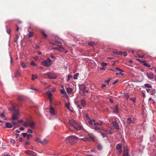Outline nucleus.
I'll return each mask as SVG.
<instances>
[{"instance_id":"62","label":"nucleus","mask_w":156,"mask_h":156,"mask_svg":"<svg viewBox=\"0 0 156 156\" xmlns=\"http://www.w3.org/2000/svg\"><path fill=\"white\" fill-rule=\"evenodd\" d=\"M56 105H61V102L60 101H58L57 102Z\"/></svg>"},{"instance_id":"7","label":"nucleus","mask_w":156,"mask_h":156,"mask_svg":"<svg viewBox=\"0 0 156 156\" xmlns=\"http://www.w3.org/2000/svg\"><path fill=\"white\" fill-rule=\"evenodd\" d=\"M87 87L85 85H82L81 87H80V89H81L83 91V96H85V93H88L89 92V90H86Z\"/></svg>"},{"instance_id":"28","label":"nucleus","mask_w":156,"mask_h":156,"mask_svg":"<svg viewBox=\"0 0 156 156\" xmlns=\"http://www.w3.org/2000/svg\"><path fill=\"white\" fill-rule=\"evenodd\" d=\"M20 75V72L17 70L15 73L14 75V76L15 77H17L18 76H19Z\"/></svg>"},{"instance_id":"21","label":"nucleus","mask_w":156,"mask_h":156,"mask_svg":"<svg viewBox=\"0 0 156 156\" xmlns=\"http://www.w3.org/2000/svg\"><path fill=\"white\" fill-rule=\"evenodd\" d=\"M25 153L28 155H32L33 153H34L35 152L27 150L25 151Z\"/></svg>"},{"instance_id":"20","label":"nucleus","mask_w":156,"mask_h":156,"mask_svg":"<svg viewBox=\"0 0 156 156\" xmlns=\"http://www.w3.org/2000/svg\"><path fill=\"white\" fill-rule=\"evenodd\" d=\"M103 124V122L102 121H99V122H95L94 123V125L95 126H97L98 125H100L102 126Z\"/></svg>"},{"instance_id":"8","label":"nucleus","mask_w":156,"mask_h":156,"mask_svg":"<svg viewBox=\"0 0 156 156\" xmlns=\"http://www.w3.org/2000/svg\"><path fill=\"white\" fill-rule=\"evenodd\" d=\"M123 156H130L129 154L128 149L127 147H125L123 148Z\"/></svg>"},{"instance_id":"3","label":"nucleus","mask_w":156,"mask_h":156,"mask_svg":"<svg viewBox=\"0 0 156 156\" xmlns=\"http://www.w3.org/2000/svg\"><path fill=\"white\" fill-rule=\"evenodd\" d=\"M19 113L18 111H15L14 113H13L12 116V119L13 120L12 122L14 126L16 127H17L18 126H17V123L15 122L14 120L16 119H17L19 118Z\"/></svg>"},{"instance_id":"61","label":"nucleus","mask_w":156,"mask_h":156,"mask_svg":"<svg viewBox=\"0 0 156 156\" xmlns=\"http://www.w3.org/2000/svg\"><path fill=\"white\" fill-rule=\"evenodd\" d=\"M23 136L24 137H25L27 135V133H22Z\"/></svg>"},{"instance_id":"32","label":"nucleus","mask_w":156,"mask_h":156,"mask_svg":"<svg viewBox=\"0 0 156 156\" xmlns=\"http://www.w3.org/2000/svg\"><path fill=\"white\" fill-rule=\"evenodd\" d=\"M132 122L131 119L130 118H128L126 121V123L128 124H130L131 122Z\"/></svg>"},{"instance_id":"30","label":"nucleus","mask_w":156,"mask_h":156,"mask_svg":"<svg viewBox=\"0 0 156 156\" xmlns=\"http://www.w3.org/2000/svg\"><path fill=\"white\" fill-rule=\"evenodd\" d=\"M114 53L117 55H122V52L121 51H114Z\"/></svg>"},{"instance_id":"53","label":"nucleus","mask_w":156,"mask_h":156,"mask_svg":"<svg viewBox=\"0 0 156 156\" xmlns=\"http://www.w3.org/2000/svg\"><path fill=\"white\" fill-rule=\"evenodd\" d=\"M30 65H32L33 66H36V64L34 63V61H32L31 62Z\"/></svg>"},{"instance_id":"43","label":"nucleus","mask_w":156,"mask_h":156,"mask_svg":"<svg viewBox=\"0 0 156 156\" xmlns=\"http://www.w3.org/2000/svg\"><path fill=\"white\" fill-rule=\"evenodd\" d=\"M122 72L120 71L119 73H116L115 74L116 75H120L121 76H123L124 74L122 73Z\"/></svg>"},{"instance_id":"55","label":"nucleus","mask_w":156,"mask_h":156,"mask_svg":"<svg viewBox=\"0 0 156 156\" xmlns=\"http://www.w3.org/2000/svg\"><path fill=\"white\" fill-rule=\"evenodd\" d=\"M94 129L95 130H100V129L98 127L96 126L94 127Z\"/></svg>"},{"instance_id":"48","label":"nucleus","mask_w":156,"mask_h":156,"mask_svg":"<svg viewBox=\"0 0 156 156\" xmlns=\"http://www.w3.org/2000/svg\"><path fill=\"white\" fill-rule=\"evenodd\" d=\"M27 132L28 133H33V131H32V130L30 129H28L27 131Z\"/></svg>"},{"instance_id":"1","label":"nucleus","mask_w":156,"mask_h":156,"mask_svg":"<svg viewBox=\"0 0 156 156\" xmlns=\"http://www.w3.org/2000/svg\"><path fill=\"white\" fill-rule=\"evenodd\" d=\"M69 123L71 126H73L77 130H80L82 128V127L80 124L73 119L69 120Z\"/></svg>"},{"instance_id":"17","label":"nucleus","mask_w":156,"mask_h":156,"mask_svg":"<svg viewBox=\"0 0 156 156\" xmlns=\"http://www.w3.org/2000/svg\"><path fill=\"white\" fill-rule=\"evenodd\" d=\"M50 112L51 114L52 115L55 114V111L54 108L51 107L50 108Z\"/></svg>"},{"instance_id":"4","label":"nucleus","mask_w":156,"mask_h":156,"mask_svg":"<svg viewBox=\"0 0 156 156\" xmlns=\"http://www.w3.org/2000/svg\"><path fill=\"white\" fill-rule=\"evenodd\" d=\"M42 64L46 67L50 66L52 63L51 61L49 58H47L46 60L42 62Z\"/></svg>"},{"instance_id":"33","label":"nucleus","mask_w":156,"mask_h":156,"mask_svg":"<svg viewBox=\"0 0 156 156\" xmlns=\"http://www.w3.org/2000/svg\"><path fill=\"white\" fill-rule=\"evenodd\" d=\"M67 91L68 93H70L72 91V89L71 88H68L67 89Z\"/></svg>"},{"instance_id":"27","label":"nucleus","mask_w":156,"mask_h":156,"mask_svg":"<svg viewBox=\"0 0 156 156\" xmlns=\"http://www.w3.org/2000/svg\"><path fill=\"white\" fill-rule=\"evenodd\" d=\"M41 33L42 34L44 38L46 39L47 37V35L45 34L43 31H41Z\"/></svg>"},{"instance_id":"34","label":"nucleus","mask_w":156,"mask_h":156,"mask_svg":"<svg viewBox=\"0 0 156 156\" xmlns=\"http://www.w3.org/2000/svg\"><path fill=\"white\" fill-rule=\"evenodd\" d=\"M95 44V43L92 41L88 43V44L90 46H93Z\"/></svg>"},{"instance_id":"26","label":"nucleus","mask_w":156,"mask_h":156,"mask_svg":"<svg viewBox=\"0 0 156 156\" xmlns=\"http://www.w3.org/2000/svg\"><path fill=\"white\" fill-rule=\"evenodd\" d=\"M66 106L68 109H69L70 111H71L72 112H73V111L72 110L70 109H69L70 107V103H66Z\"/></svg>"},{"instance_id":"18","label":"nucleus","mask_w":156,"mask_h":156,"mask_svg":"<svg viewBox=\"0 0 156 156\" xmlns=\"http://www.w3.org/2000/svg\"><path fill=\"white\" fill-rule=\"evenodd\" d=\"M48 143V141L46 139H44L43 141L41 142V144L43 145L47 144Z\"/></svg>"},{"instance_id":"6","label":"nucleus","mask_w":156,"mask_h":156,"mask_svg":"<svg viewBox=\"0 0 156 156\" xmlns=\"http://www.w3.org/2000/svg\"><path fill=\"white\" fill-rule=\"evenodd\" d=\"M146 90L148 93H149L151 95H154L156 93V90L152 88L146 89Z\"/></svg>"},{"instance_id":"51","label":"nucleus","mask_w":156,"mask_h":156,"mask_svg":"<svg viewBox=\"0 0 156 156\" xmlns=\"http://www.w3.org/2000/svg\"><path fill=\"white\" fill-rule=\"evenodd\" d=\"M115 69L118 71L123 72L122 70L121 69H120L118 67L115 68Z\"/></svg>"},{"instance_id":"47","label":"nucleus","mask_w":156,"mask_h":156,"mask_svg":"<svg viewBox=\"0 0 156 156\" xmlns=\"http://www.w3.org/2000/svg\"><path fill=\"white\" fill-rule=\"evenodd\" d=\"M61 93L63 94H65L66 92L64 89H61L60 90Z\"/></svg>"},{"instance_id":"39","label":"nucleus","mask_w":156,"mask_h":156,"mask_svg":"<svg viewBox=\"0 0 156 156\" xmlns=\"http://www.w3.org/2000/svg\"><path fill=\"white\" fill-rule=\"evenodd\" d=\"M95 120H90L89 121V123L90 125H92L93 124V123L94 124V122H95Z\"/></svg>"},{"instance_id":"63","label":"nucleus","mask_w":156,"mask_h":156,"mask_svg":"<svg viewBox=\"0 0 156 156\" xmlns=\"http://www.w3.org/2000/svg\"><path fill=\"white\" fill-rule=\"evenodd\" d=\"M118 82V80H116L113 83V84L114 85L116 83H117Z\"/></svg>"},{"instance_id":"15","label":"nucleus","mask_w":156,"mask_h":156,"mask_svg":"<svg viewBox=\"0 0 156 156\" xmlns=\"http://www.w3.org/2000/svg\"><path fill=\"white\" fill-rule=\"evenodd\" d=\"M113 126L115 127V128L118 130L119 129V126H118V124L117 122H113L112 123Z\"/></svg>"},{"instance_id":"42","label":"nucleus","mask_w":156,"mask_h":156,"mask_svg":"<svg viewBox=\"0 0 156 156\" xmlns=\"http://www.w3.org/2000/svg\"><path fill=\"white\" fill-rule=\"evenodd\" d=\"M18 100L20 101H22L23 100V98L22 96H19L18 98Z\"/></svg>"},{"instance_id":"50","label":"nucleus","mask_w":156,"mask_h":156,"mask_svg":"<svg viewBox=\"0 0 156 156\" xmlns=\"http://www.w3.org/2000/svg\"><path fill=\"white\" fill-rule=\"evenodd\" d=\"M118 152L117 153V154L119 155L121 154V153H122V150H118Z\"/></svg>"},{"instance_id":"54","label":"nucleus","mask_w":156,"mask_h":156,"mask_svg":"<svg viewBox=\"0 0 156 156\" xmlns=\"http://www.w3.org/2000/svg\"><path fill=\"white\" fill-rule=\"evenodd\" d=\"M101 133L102 136L103 138H104L105 137V133H103L102 132H101Z\"/></svg>"},{"instance_id":"5","label":"nucleus","mask_w":156,"mask_h":156,"mask_svg":"<svg viewBox=\"0 0 156 156\" xmlns=\"http://www.w3.org/2000/svg\"><path fill=\"white\" fill-rule=\"evenodd\" d=\"M45 75H46L49 79H55L56 78L55 75L52 72L46 73Z\"/></svg>"},{"instance_id":"41","label":"nucleus","mask_w":156,"mask_h":156,"mask_svg":"<svg viewBox=\"0 0 156 156\" xmlns=\"http://www.w3.org/2000/svg\"><path fill=\"white\" fill-rule=\"evenodd\" d=\"M34 35V33L32 32H30L28 35V37H32Z\"/></svg>"},{"instance_id":"37","label":"nucleus","mask_w":156,"mask_h":156,"mask_svg":"<svg viewBox=\"0 0 156 156\" xmlns=\"http://www.w3.org/2000/svg\"><path fill=\"white\" fill-rule=\"evenodd\" d=\"M37 76L36 75H35L34 74L32 75V80H34L35 79H37Z\"/></svg>"},{"instance_id":"10","label":"nucleus","mask_w":156,"mask_h":156,"mask_svg":"<svg viewBox=\"0 0 156 156\" xmlns=\"http://www.w3.org/2000/svg\"><path fill=\"white\" fill-rule=\"evenodd\" d=\"M28 126L31 128H34L35 127V123L33 121L30 120L28 121Z\"/></svg>"},{"instance_id":"19","label":"nucleus","mask_w":156,"mask_h":156,"mask_svg":"<svg viewBox=\"0 0 156 156\" xmlns=\"http://www.w3.org/2000/svg\"><path fill=\"white\" fill-rule=\"evenodd\" d=\"M5 126L6 127L8 128H11L12 126V124L11 123L8 122H6Z\"/></svg>"},{"instance_id":"58","label":"nucleus","mask_w":156,"mask_h":156,"mask_svg":"<svg viewBox=\"0 0 156 156\" xmlns=\"http://www.w3.org/2000/svg\"><path fill=\"white\" fill-rule=\"evenodd\" d=\"M144 55H145L144 54H143V55H138V57H139V58H144Z\"/></svg>"},{"instance_id":"57","label":"nucleus","mask_w":156,"mask_h":156,"mask_svg":"<svg viewBox=\"0 0 156 156\" xmlns=\"http://www.w3.org/2000/svg\"><path fill=\"white\" fill-rule=\"evenodd\" d=\"M50 56H51V57L52 58H55V56L53 55V54L52 53H51L50 54Z\"/></svg>"},{"instance_id":"9","label":"nucleus","mask_w":156,"mask_h":156,"mask_svg":"<svg viewBox=\"0 0 156 156\" xmlns=\"http://www.w3.org/2000/svg\"><path fill=\"white\" fill-rule=\"evenodd\" d=\"M11 104L12 105V107L9 108V110L11 111L16 110V108L18 106V105L16 103L12 104L11 103Z\"/></svg>"},{"instance_id":"24","label":"nucleus","mask_w":156,"mask_h":156,"mask_svg":"<svg viewBox=\"0 0 156 156\" xmlns=\"http://www.w3.org/2000/svg\"><path fill=\"white\" fill-rule=\"evenodd\" d=\"M116 149L118 150H122V146L119 144H117L116 147Z\"/></svg>"},{"instance_id":"31","label":"nucleus","mask_w":156,"mask_h":156,"mask_svg":"<svg viewBox=\"0 0 156 156\" xmlns=\"http://www.w3.org/2000/svg\"><path fill=\"white\" fill-rule=\"evenodd\" d=\"M20 65L23 68H25L26 67V65L25 64L24 62L22 61L21 62Z\"/></svg>"},{"instance_id":"2","label":"nucleus","mask_w":156,"mask_h":156,"mask_svg":"<svg viewBox=\"0 0 156 156\" xmlns=\"http://www.w3.org/2000/svg\"><path fill=\"white\" fill-rule=\"evenodd\" d=\"M65 140L67 143L69 142L71 144H73L77 142L78 138L74 136H71L67 138Z\"/></svg>"},{"instance_id":"16","label":"nucleus","mask_w":156,"mask_h":156,"mask_svg":"<svg viewBox=\"0 0 156 156\" xmlns=\"http://www.w3.org/2000/svg\"><path fill=\"white\" fill-rule=\"evenodd\" d=\"M88 136H89L90 138L92 140V141H94L95 137L92 134L88 133Z\"/></svg>"},{"instance_id":"49","label":"nucleus","mask_w":156,"mask_h":156,"mask_svg":"<svg viewBox=\"0 0 156 156\" xmlns=\"http://www.w3.org/2000/svg\"><path fill=\"white\" fill-rule=\"evenodd\" d=\"M107 64L105 62H103L101 63V66H107Z\"/></svg>"},{"instance_id":"29","label":"nucleus","mask_w":156,"mask_h":156,"mask_svg":"<svg viewBox=\"0 0 156 156\" xmlns=\"http://www.w3.org/2000/svg\"><path fill=\"white\" fill-rule=\"evenodd\" d=\"M144 85L147 88H151L152 87V86L150 84L148 83L145 84Z\"/></svg>"},{"instance_id":"36","label":"nucleus","mask_w":156,"mask_h":156,"mask_svg":"<svg viewBox=\"0 0 156 156\" xmlns=\"http://www.w3.org/2000/svg\"><path fill=\"white\" fill-rule=\"evenodd\" d=\"M19 38V36L18 34L16 35V38L15 40H14V42L16 43H17V41Z\"/></svg>"},{"instance_id":"38","label":"nucleus","mask_w":156,"mask_h":156,"mask_svg":"<svg viewBox=\"0 0 156 156\" xmlns=\"http://www.w3.org/2000/svg\"><path fill=\"white\" fill-rule=\"evenodd\" d=\"M79 73H76V74H75L73 77L74 79V80H76L77 79V77L79 76Z\"/></svg>"},{"instance_id":"59","label":"nucleus","mask_w":156,"mask_h":156,"mask_svg":"<svg viewBox=\"0 0 156 156\" xmlns=\"http://www.w3.org/2000/svg\"><path fill=\"white\" fill-rule=\"evenodd\" d=\"M122 54H123L124 56H126L127 55V54L126 52H124L123 53L122 52Z\"/></svg>"},{"instance_id":"52","label":"nucleus","mask_w":156,"mask_h":156,"mask_svg":"<svg viewBox=\"0 0 156 156\" xmlns=\"http://www.w3.org/2000/svg\"><path fill=\"white\" fill-rule=\"evenodd\" d=\"M32 135H31V134H28L27 135V138L28 139H29L30 138V137H32Z\"/></svg>"},{"instance_id":"25","label":"nucleus","mask_w":156,"mask_h":156,"mask_svg":"<svg viewBox=\"0 0 156 156\" xmlns=\"http://www.w3.org/2000/svg\"><path fill=\"white\" fill-rule=\"evenodd\" d=\"M0 116L3 118H4V119L6 120H7V119L5 118V115L4 113H2L0 114Z\"/></svg>"},{"instance_id":"44","label":"nucleus","mask_w":156,"mask_h":156,"mask_svg":"<svg viewBox=\"0 0 156 156\" xmlns=\"http://www.w3.org/2000/svg\"><path fill=\"white\" fill-rule=\"evenodd\" d=\"M35 141L36 142L38 143H40L41 144V140L37 138L36 139V140H35Z\"/></svg>"},{"instance_id":"46","label":"nucleus","mask_w":156,"mask_h":156,"mask_svg":"<svg viewBox=\"0 0 156 156\" xmlns=\"http://www.w3.org/2000/svg\"><path fill=\"white\" fill-rule=\"evenodd\" d=\"M98 150H101L102 149V147L101 145L98 144Z\"/></svg>"},{"instance_id":"40","label":"nucleus","mask_w":156,"mask_h":156,"mask_svg":"<svg viewBox=\"0 0 156 156\" xmlns=\"http://www.w3.org/2000/svg\"><path fill=\"white\" fill-rule=\"evenodd\" d=\"M23 126H24V127H27L28 126V122H24L23 123Z\"/></svg>"},{"instance_id":"14","label":"nucleus","mask_w":156,"mask_h":156,"mask_svg":"<svg viewBox=\"0 0 156 156\" xmlns=\"http://www.w3.org/2000/svg\"><path fill=\"white\" fill-rule=\"evenodd\" d=\"M146 75L149 79H153L154 78V75L152 73H147Z\"/></svg>"},{"instance_id":"22","label":"nucleus","mask_w":156,"mask_h":156,"mask_svg":"<svg viewBox=\"0 0 156 156\" xmlns=\"http://www.w3.org/2000/svg\"><path fill=\"white\" fill-rule=\"evenodd\" d=\"M81 104L83 107H85L86 105V102L84 99H82L81 101Z\"/></svg>"},{"instance_id":"56","label":"nucleus","mask_w":156,"mask_h":156,"mask_svg":"<svg viewBox=\"0 0 156 156\" xmlns=\"http://www.w3.org/2000/svg\"><path fill=\"white\" fill-rule=\"evenodd\" d=\"M11 143L12 144H14L15 143V141L14 140L12 139L10 140Z\"/></svg>"},{"instance_id":"35","label":"nucleus","mask_w":156,"mask_h":156,"mask_svg":"<svg viewBox=\"0 0 156 156\" xmlns=\"http://www.w3.org/2000/svg\"><path fill=\"white\" fill-rule=\"evenodd\" d=\"M81 140H83L85 141H90V139L87 137H85L83 138H82L81 139Z\"/></svg>"},{"instance_id":"23","label":"nucleus","mask_w":156,"mask_h":156,"mask_svg":"<svg viewBox=\"0 0 156 156\" xmlns=\"http://www.w3.org/2000/svg\"><path fill=\"white\" fill-rule=\"evenodd\" d=\"M119 108L118 105H116L115 106V108L113 112L115 113H117L118 112Z\"/></svg>"},{"instance_id":"11","label":"nucleus","mask_w":156,"mask_h":156,"mask_svg":"<svg viewBox=\"0 0 156 156\" xmlns=\"http://www.w3.org/2000/svg\"><path fill=\"white\" fill-rule=\"evenodd\" d=\"M52 49V50H56L58 51L62 52L64 51L65 49L64 48L59 46L58 47L53 48Z\"/></svg>"},{"instance_id":"64","label":"nucleus","mask_w":156,"mask_h":156,"mask_svg":"<svg viewBox=\"0 0 156 156\" xmlns=\"http://www.w3.org/2000/svg\"><path fill=\"white\" fill-rule=\"evenodd\" d=\"M77 107L79 108L80 109H82V107L80 106V105H77Z\"/></svg>"},{"instance_id":"12","label":"nucleus","mask_w":156,"mask_h":156,"mask_svg":"<svg viewBox=\"0 0 156 156\" xmlns=\"http://www.w3.org/2000/svg\"><path fill=\"white\" fill-rule=\"evenodd\" d=\"M46 94L48 95V98L50 100V103H51L52 102L51 97L52 95V94L51 93V91L50 90H48L46 93Z\"/></svg>"},{"instance_id":"13","label":"nucleus","mask_w":156,"mask_h":156,"mask_svg":"<svg viewBox=\"0 0 156 156\" xmlns=\"http://www.w3.org/2000/svg\"><path fill=\"white\" fill-rule=\"evenodd\" d=\"M136 60L140 62L141 63L143 64V65L146 67H150L151 65L147 64L144 61H142L139 59H137Z\"/></svg>"},{"instance_id":"45","label":"nucleus","mask_w":156,"mask_h":156,"mask_svg":"<svg viewBox=\"0 0 156 156\" xmlns=\"http://www.w3.org/2000/svg\"><path fill=\"white\" fill-rule=\"evenodd\" d=\"M72 77V76L71 75H69L68 76V78L67 79V81L68 82L69 81L70 79Z\"/></svg>"},{"instance_id":"60","label":"nucleus","mask_w":156,"mask_h":156,"mask_svg":"<svg viewBox=\"0 0 156 156\" xmlns=\"http://www.w3.org/2000/svg\"><path fill=\"white\" fill-rule=\"evenodd\" d=\"M7 32L9 34H10V30L9 29H7L6 30Z\"/></svg>"}]
</instances>
